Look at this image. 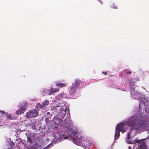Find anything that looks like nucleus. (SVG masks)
Instances as JSON below:
<instances>
[{
    "mask_svg": "<svg viewBox=\"0 0 149 149\" xmlns=\"http://www.w3.org/2000/svg\"><path fill=\"white\" fill-rule=\"evenodd\" d=\"M57 108L56 109V112L57 113L60 112L62 111L63 112V114L62 115V117L63 118L64 116H65V110H63V109H62V108L61 107L59 106H57Z\"/></svg>",
    "mask_w": 149,
    "mask_h": 149,
    "instance_id": "obj_8",
    "label": "nucleus"
},
{
    "mask_svg": "<svg viewBox=\"0 0 149 149\" xmlns=\"http://www.w3.org/2000/svg\"><path fill=\"white\" fill-rule=\"evenodd\" d=\"M49 146V145H48V146H47L46 147H45V148H43V149H46V148L48 146Z\"/></svg>",
    "mask_w": 149,
    "mask_h": 149,
    "instance_id": "obj_26",
    "label": "nucleus"
},
{
    "mask_svg": "<svg viewBox=\"0 0 149 149\" xmlns=\"http://www.w3.org/2000/svg\"><path fill=\"white\" fill-rule=\"evenodd\" d=\"M109 149H112V148H109Z\"/></svg>",
    "mask_w": 149,
    "mask_h": 149,
    "instance_id": "obj_28",
    "label": "nucleus"
},
{
    "mask_svg": "<svg viewBox=\"0 0 149 149\" xmlns=\"http://www.w3.org/2000/svg\"><path fill=\"white\" fill-rule=\"evenodd\" d=\"M126 123L133 129L141 130L145 127V120L140 119L136 116H134L128 118Z\"/></svg>",
    "mask_w": 149,
    "mask_h": 149,
    "instance_id": "obj_1",
    "label": "nucleus"
},
{
    "mask_svg": "<svg viewBox=\"0 0 149 149\" xmlns=\"http://www.w3.org/2000/svg\"><path fill=\"white\" fill-rule=\"evenodd\" d=\"M82 82L80 80H76L75 82L71 86L70 91V93L71 95L74 94L76 92L79 85Z\"/></svg>",
    "mask_w": 149,
    "mask_h": 149,
    "instance_id": "obj_2",
    "label": "nucleus"
},
{
    "mask_svg": "<svg viewBox=\"0 0 149 149\" xmlns=\"http://www.w3.org/2000/svg\"><path fill=\"white\" fill-rule=\"evenodd\" d=\"M47 93H48L49 95H51L53 93L52 91V88H51L50 89V90L48 91Z\"/></svg>",
    "mask_w": 149,
    "mask_h": 149,
    "instance_id": "obj_15",
    "label": "nucleus"
},
{
    "mask_svg": "<svg viewBox=\"0 0 149 149\" xmlns=\"http://www.w3.org/2000/svg\"><path fill=\"white\" fill-rule=\"evenodd\" d=\"M38 113V112L35 110H32L27 112L26 113L25 116L27 118L34 117L37 115Z\"/></svg>",
    "mask_w": 149,
    "mask_h": 149,
    "instance_id": "obj_3",
    "label": "nucleus"
},
{
    "mask_svg": "<svg viewBox=\"0 0 149 149\" xmlns=\"http://www.w3.org/2000/svg\"><path fill=\"white\" fill-rule=\"evenodd\" d=\"M32 128L33 130L35 129V126L34 125L32 127Z\"/></svg>",
    "mask_w": 149,
    "mask_h": 149,
    "instance_id": "obj_24",
    "label": "nucleus"
},
{
    "mask_svg": "<svg viewBox=\"0 0 149 149\" xmlns=\"http://www.w3.org/2000/svg\"><path fill=\"white\" fill-rule=\"evenodd\" d=\"M66 84L65 83H58L57 84H56V85L58 87H65L66 86Z\"/></svg>",
    "mask_w": 149,
    "mask_h": 149,
    "instance_id": "obj_12",
    "label": "nucleus"
},
{
    "mask_svg": "<svg viewBox=\"0 0 149 149\" xmlns=\"http://www.w3.org/2000/svg\"><path fill=\"white\" fill-rule=\"evenodd\" d=\"M57 106H56L53 107H51V109L52 110L54 111V112H56V109L57 108Z\"/></svg>",
    "mask_w": 149,
    "mask_h": 149,
    "instance_id": "obj_18",
    "label": "nucleus"
},
{
    "mask_svg": "<svg viewBox=\"0 0 149 149\" xmlns=\"http://www.w3.org/2000/svg\"><path fill=\"white\" fill-rule=\"evenodd\" d=\"M41 108V106L40 103H38L36 106V109L38 110H39Z\"/></svg>",
    "mask_w": 149,
    "mask_h": 149,
    "instance_id": "obj_13",
    "label": "nucleus"
},
{
    "mask_svg": "<svg viewBox=\"0 0 149 149\" xmlns=\"http://www.w3.org/2000/svg\"><path fill=\"white\" fill-rule=\"evenodd\" d=\"M82 139V137L80 135L76 136L73 139V142L77 145L80 146L82 144L81 141Z\"/></svg>",
    "mask_w": 149,
    "mask_h": 149,
    "instance_id": "obj_5",
    "label": "nucleus"
},
{
    "mask_svg": "<svg viewBox=\"0 0 149 149\" xmlns=\"http://www.w3.org/2000/svg\"><path fill=\"white\" fill-rule=\"evenodd\" d=\"M49 103V101L47 100H46L42 103L41 105V108L43 109H45V107H46V105H48Z\"/></svg>",
    "mask_w": 149,
    "mask_h": 149,
    "instance_id": "obj_9",
    "label": "nucleus"
},
{
    "mask_svg": "<svg viewBox=\"0 0 149 149\" xmlns=\"http://www.w3.org/2000/svg\"><path fill=\"white\" fill-rule=\"evenodd\" d=\"M27 107V106L26 105L22 106L19 109H18L16 111V113L17 115H19L22 114L26 111Z\"/></svg>",
    "mask_w": 149,
    "mask_h": 149,
    "instance_id": "obj_7",
    "label": "nucleus"
},
{
    "mask_svg": "<svg viewBox=\"0 0 149 149\" xmlns=\"http://www.w3.org/2000/svg\"><path fill=\"white\" fill-rule=\"evenodd\" d=\"M127 138L128 139H130L131 138V136L130 134V132L127 133Z\"/></svg>",
    "mask_w": 149,
    "mask_h": 149,
    "instance_id": "obj_21",
    "label": "nucleus"
},
{
    "mask_svg": "<svg viewBox=\"0 0 149 149\" xmlns=\"http://www.w3.org/2000/svg\"><path fill=\"white\" fill-rule=\"evenodd\" d=\"M49 113H49V112H48L47 113V114H49Z\"/></svg>",
    "mask_w": 149,
    "mask_h": 149,
    "instance_id": "obj_27",
    "label": "nucleus"
},
{
    "mask_svg": "<svg viewBox=\"0 0 149 149\" xmlns=\"http://www.w3.org/2000/svg\"><path fill=\"white\" fill-rule=\"evenodd\" d=\"M28 141L30 143H31L32 141V139L30 137L28 138Z\"/></svg>",
    "mask_w": 149,
    "mask_h": 149,
    "instance_id": "obj_20",
    "label": "nucleus"
},
{
    "mask_svg": "<svg viewBox=\"0 0 149 149\" xmlns=\"http://www.w3.org/2000/svg\"><path fill=\"white\" fill-rule=\"evenodd\" d=\"M102 73L104 74L105 75H107V73L106 72H102Z\"/></svg>",
    "mask_w": 149,
    "mask_h": 149,
    "instance_id": "obj_23",
    "label": "nucleus"
},
{
    "mask_svg": "<svg viewBox=\"0 0 149 149\" xmlns=\"http://www.w3.org/2000/svg\"><path fill=\"white\" fill-rule=\"evenodd\" d=\"M59 91V89L58 88L53 89L52 88V91L53 93H55L58 92Z\"/></svg>",
    "mask_w": 149,
    "mask_h": 149,
    "instance_id": "obj_16",
    "label": "nucleus"
},
{
    "mask_svg": "<svg viewBox=\"0 0 149 149\" xmlns=\"http://www.w3.org/2000/svg\"><path fill=\"white\" fill-rule=\"evenodd\" d=\"M6 118L8 120H13V117L11 116V115L10 114H8L6 116Z\"/></svg>",
    "mask_w": 149,
    "mask_h": 149,
    "instance_id": "obj_14",
    "label": "nucleus"
},
{
    "mask_svg": "<svg viewBox=\"0 0 149 149\" xmlns=\"http://www.w3.org/2000/svg\"><path fill=\"white\" fill-rule=\"evenodd\" d=\"M55 123L58 126H61V125H62L61 120L58 119H56L55 120Z\"/></svg>",
    "mask_w": 149,
    "mask_h": 149,
    "instance_id": "obj_11",
    "label": "nucleus"
},
{
    "mask_svg": "<svg viewBox=\"0 0 149 149\" xmlns=\"http://www.w3.org/2000/svg\"><path fill=\"white\" fill-rule=\"evenodd\" d=\"M135 142L139 143L138 146L139 149H146V147L145 143L143 140L142 139L140 140H135Z\"/></svg>",
    "mask_w": 149,
    "mask_h": 149,
    "instance_id": "obj_6",
    "label": "nucleus"
},
{
    "mask_svg": "<svg viewBox=\"0 0 149 149\" xmlns=\"http://www.w3.org/2000/svg\"><path fill=\"white\" fill-rule=\"evenodd\" d=\"M76 132H73V134L74 135H76Z\"/></svg>",
    "mask_w": 149,
    "mask_h": 149,
    "instance_id": "obj_25",
    "label": "nucleus"
},
{
    "mask_svg": "<svg viewBox=\"0 0 149 149\" xmlns=\"http://www.w3.org/2000/svg\"><path fill=\"white\" fill-rule=\"evenodd\" d=\"M111 8H113L117 9L118 8L114 4H113L111 6Z\"/></svg>",
    "mask_w": 149,
    "mask_h": 149,
    "instance_id": "obj_19",
    "label": "nucleus"
},
{
    "mask_svg": "<svg viewBox=\"0 0 149 149\" xmlns=\"http://www.w3.org/2000/svg\"><path fill=\"white\" fill-rule=\"evenodd\" d=\"M125 124L123 123H120L118 124L116 129H117L118 130H120L123 133H124L126 131V128L125 127Z\"/></svg>",
    "mask_w": 149,
    "mask_h": 149,
    "instance_id": "obj_4",
    "label": "nucleus"
},
{
    "mask_svg": "<svg viewBox=\"0 0 149 149\" xmlns=\"http://www.w3.org/2000/svg\"><path fill=\"white\" fill-rule=\"evenodd\" d=\"M120 130H118L117 129H116V132L115 134V139H118L120 135Z\"/></svg>",
    "mask_w": 149,
    "mask_h": 149,
    "instance_id": "obj_10",
    "label": "nucleus"
},
{
    "mask_svg": "<svg viewBox=\"0 0 149 149\" xmlns=\"http://www.w3.org/2000/svg\"><path fill=\"white\" fill-rule=\"evenodd\" d=\"M5 113V112L4 111L0 110V113L4 114Z\"/></svg>",
    "mask_w": 149,
    "mask_h": 149,
    "instance_id": "obj_22",
    "label": "nucleus"
},
{
    "mask_svg": "<svg viewBox=\"0 0 149 149\" xmlns=\"http://www.w3.org/2000/svg\"><path fill=\"white\" fill-rule=\"evenodd\" d=\"M124 72H125L126 74H131L132 72L131 71H127V69L124 70Z\"/></svg>",
    "mask_w": 149,
    "mask_h": 149,
    "instance_id": "obj_17",
    "label": "nucleus"
}]
</instances>
